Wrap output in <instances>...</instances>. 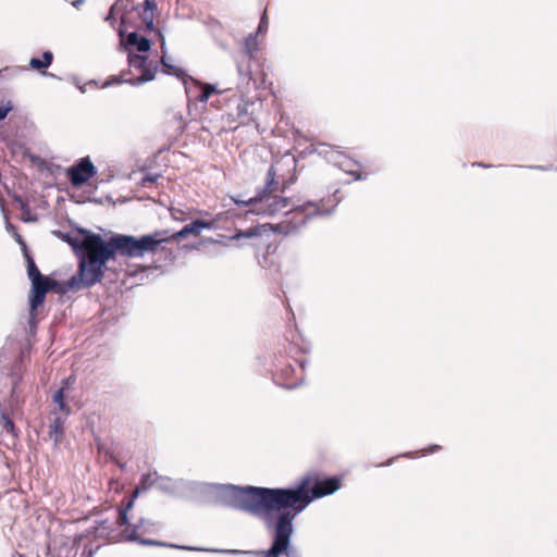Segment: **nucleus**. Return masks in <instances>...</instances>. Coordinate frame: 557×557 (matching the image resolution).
<instances>
[{"mask_svg":"<svg viewBox=\"0 0 557 557\" xmlns=\"http://www.w3.org/2000/svg\"><path fill=\"white\" fill-rule=\"evenodd\" d=\"M296 363H297V368L289 364L282 369V376L285 380H288L292 374H295V382H286L285 383V387L288 389L298 387L299 385H301V383L305 379L304 372H305L307 361L305 359H301V360L296 361Z\"/></svg>","mask_w":557,"mask_h":557,"instance_id":"obj_16","label":"nucleus"},{"mask_svg":"<svg viewBox=\"0 0 557 557\" xmlns=\"http://www.w3.org/2000/svg\"><path fill=\"white\" fill-rule=\"evenodd\" d=\"M139 495V487H135L134 492H133V497L136 498L137 496Z\"/></svg>","mask_w":557,"mask_h":557,"instance_id":"obj_45","label":"nucleus"},{"mask_svg":"<svg viewBox=\"0 0 557 557\" xmlns=\"http://www.w3.org/2000/svg\"><path fill=\"white\" fill-rule=\"evenodd\" d=\"M356 166H360V164L357 161L345 156L342 162L339 163L338 169L351 175L354 177V181H364L367 178V174H362L361 172L357 171L355 169Z\"/></svg>","mask_w":557,"mask_h":557,"instance_id":"obj_19","label":"nucleus"},{"mask_svg":"<svg viewBox=\"0 0 557 557\" xmlns=\"http://www.w3.org/2000/svg\"><path fill=\"white\" fill-rule=\"evenodd\" d=\"M253 197L247 199V200H243V199H239V198H235V197H232V200L236 203V205H240V206H246V207H251V209H256L258 207V202L259 201H252Z\"/></svg>","mask_w":557,"mask_h":557,"instance_id":"obj_34","label":"nucleus"},{"mask_svg":"<svg viewBox=\"0 0 557 557\" xmlns=\"http://www.w3.org/2000/svg\"><path fill=\"white\" fill-rule=\"evenodd\" d=\"M52 60H53V54L51 51H45L42 53V58L41 59H38V58H32L29 60V66L34 70H45V69H48L51 63H52Z\"/></svg>","mask_w":557,"mask_h":557,"instance_id":"obj_22","label":"nucleus"},{"mask_svg":"<svg viewBox=\"0 0 557 557\" xmlns=\"http://www.w3.org/2000/svg\"><path fill=\"white\" fill-rule=\"evenodd\" d=\"M151 49V39L141 36V53L148 52Z\"/></svg>","mask_w":557,"mask_h":557,"instance_id":"obj_38","label":"nucleus"},{"mask_svg":"<svg viewBox=\"0 0 557 557\" xmlns=\"http://www.w3.org/2000/svg\"><path fill=\"white\" fill-rule=\"evenodd\" d=\"M122 8V1H116L110 10L109 15L106 17V21H111L114 17L115 12L120 11Z\"/></svg>","mask_w":557,"mask_h":557,"instance_id":"obj_37","label":"nucleus"},{"mask_svg":"<svg viewBox=\"0 0 557 557\" xmlns=\"http://www.w3.org/2000/svg\"><path fill=\"white\" fill-rule=\"evenodd\" d=\"M75 383L74 376H69L61 382V386L54 392L52 396V401L54 404V409L58 413L63 416L71 414V407L69 405L67 399L70 398V394L73 389V385Z\"/></svg>","mask_w":557,"mask_h":557,"instance_id":"obj_12","label":"nucleus"},{"mask_svg":"<svg viewBox=\"0 0 557 557\" xmlns=\"http://www.w3.org/2000/svg\"><path fill=\"white\" fill-rule=\"evenodd\" d=\"M271 535V545L265 550L252 552V550H240V549H206L194 546H181L175 544H166L159 541L148 540L141 537V545H158V546H169L172 548H178L184 550H206V552H218L224 554L232 555H260L262 557H301L297 547L293 545L292 540L288 539L287 546L284 547V540L280 541L274 533H270Z\"/></svg>","mask_w":557,"mask_h":557,"instance_id":"obj_6","label":"nucleus"},{"mask_svg":"<svg viewBox=\"0 0 557 557\" xmlns=\"http://www.w3.org/2000/svg\"><path fill=\"white\" fill-rule=\"evenodd\" d=\"M83 245L84 255L79 257L78 272L65 283L70 290L88 288L100 282L106 263L112 259L111 250L103 247V239L98 234H86Z\"/></svg>","mask_w":557,"mask_h":557,"instance_id":"obj_5","label":"nucleus"},{"mask_svg":"<svg viewBox=\"0 0 557 557\" xmlns=\"http://www.w3.org/2000/svg\"><path fill=\"white\" fill-rule=\"evenodd\" d=\"M97 174V169L89 157L79 159L67 170V176L74 187H81Z\"/></svg>","mask_w":557,"mask_h":557,"instance_id":"obj_9","label":"nucleus"},{"mask_svg":"<svg viewBox=\"0 0 557 557\" xmlns=\"http://www.w3.org/2000/svg\"><path fill=\"white\" fill-rule=\"evenodd\" d=\"M268 26V21H267V16L265 14H263V16L261 17L260 20V23H259V30L261 32L263 27H267Z\"/></svg>","mask_w":557,"mask_h":557,"instance_id":"obj_40","label":"nucleus"},{"mask_svg":"<svg viewBox=\"0 0 557 557\" xmlns=\"http://www.w3.org/2000/svg\"><path fill=\"white\" fill-rule=\"evenodd\" d=\"M45 75H48V76H53L51 73H46L44 72Z\"/></svg>","mask_w":557,"mask_h":557,"instance_id":"obj_50","label":"nucleus"},{"mask_svg":"<svg viewBox=\"0 0 557 557\" xmlns=\"http://www.w3.org/2000/svg\"><path fill=\"white\" fill-rule=\"evenodd\" d=\"M334 150V147L326 143H319L314 148L313 152L318 153L320 157H323L327 161V156H330Z\"/></svg>","mask_w":557,"mask_h":557,"instance_id":"obj_30","label":"nucleus"},{"mask_svg":"<svg viewBox=\"0 0 557 557\" xmlns=\"http://www.w3.org/2000/svg\"><path fill=\"white\" fill-rule=\"evenodd\" d=\"M158 67L149 69L147 57L141 54V84L150 82L154 78Z\"/></svg>","mask_w":557,"mask_h":557,"instance_id":"obj_25","label":"nucleus"},{"mask_svg":"<svg viewBox=\"0 0 557 557\" xmlns=\"http://www.w3.org/2000/svg\"><path fill=\"white\" fill-rule=\"evenodd\" d=\"M144 169L141 168V189L151 187L153 184H158V181L162 178L160 174H150V173H143Z\"/></svg>","mask_w":557,"mask_h":557,"instance_id":"obj_27","label":"nucleus"},{"mask_svg":"<svg viewBox=\"0 0 557 557\" xmlns=\"http://www.w3.org/2000/svg\"><path fill=\"white\" fill-rule=\"evenodd\" d=\"M133 12H126L121 16V27L119 28L121 47L128 53V64L135 70H139V54L134 51V48L139 51V36L136 29L128 32V24L131 22Z\"/></svg>","mask_w":557,"mask_h":557,"instance_id":"obj_8","label":"nucleus"},{"mask_svg":"<svg viewBox=\"0 0 557 557\" xmlns=\"http://www.w3.org/2000/svg\"><path fill=\"white\" fill-rule=\"evenodd\" d=\"M220 483L188 480H173L161 476L156 471L141 474V493L156 488L171 496L215 505Z\"/></svg>","mask_w":557,"mask_h":557,"instance_id":"obj_4","label":"nucleus"},{"mask_svg":"<svg viewBox=\"0 0 557 557\" xmlns=\"http://www.w3.org/2000/svg\"><path fill=\"white\" fill-rule=\"evenodd\" d=\"M13 109L10 100H3L0 102V121L4 120L8 113Z\"/></svg>","mask_w":557,"mask_h":557,"instance_id":"obj_33","label":"nucleus"},{"mask_svg":"<svg viewBox=\"0 0 557 557\" xmlns=\"http://www.w3.org/2000/svg\"><path fill=\"white\" fill-rule=\"evenodd\" d=\"M258 234L257 230L256 228H249V230H246V231H237L232 237L231 239H236V240H239V239H243V238H250V237H253Z\"/></svg>","mask_w":557,"mask_h":557,"instance_id":"obj_31","label":"nucleus"},{"mask_svg":"<svg viewBox=\"0 0 557 557\" xmlns=\"http://www.w3.org/2000/svg\"><path fill=\"white\" fill-rule=\"evenodd\" d=\"M276 171L274 166H270L267 172L264 187L253 196L252 201H259L256 209L251 212L258 215L275 216L284 214L285 220L275 224L273 231L285 235H292L299 230L312 218L330 216L333 214L339 200L334 201L330 208H325V203L331 201L322 198L319 201H307L304 205H294L290 198L283 196L285 188L289 185L285 182L283 186L275 180Z\"/></svg>","mask_w":557,"mask_h":557,"instance_id":"obj_2","label":"nucleus"},{"mask_svg":"<svg viewBox=\"0 0 557 557\" xmlns=\"http://www.w3.org/2000/svg\"><path fill=\"white\" fill-rule=\"evenodd\" d=\"M129 72L123 71L120 75H113L109 77L103 84L102 88H108L115 84L129 83L132 85H136L139 82V78L129 77Z\"/></svg>","mask_w":557,"mask_h":557,"instance_id":"obj_20","label":"nucleus"},{"mask_svg":"<svg viewBox=\"0 0 557 557\" xmlns=\"http://www.w3.org/2000/svg\"><path fill=\"white\" fill-rule=\"evenodd\" d=\"M518 168L543 171V172H548V171L554 170L553 165H518Z\"/></svg>","mask_w":557,"mask_h":557,"instance_id":"obj_35","label":"nucleus"},{"mask_svg":"<svg viewBox=\"0 0 557 557\" xmlns=\"http://www.w3.org/2000/svg\"><path fill=\"white\" fill-rule=\"evenodd\" d=\"M51 422L49 424V438L57 445L61 442L63 436V425L69 416L58 413L57 410L51 412Z\"/></svg>","mask_w":557,"mask_h":557,"instance_id":"obj_17","label":"nucleus"},{"mask_svg":"<svg viewBox=\"0 0 557 557\" xmlns=\"http://www.w3.org/2000/svg\"><path fill=\"white\" fill-rule=\"evenodd\" d=\"M49 281L46 276L32 282V297H30V314L34 317L38 306L45 301L46 294L49 292Z\"/></svg>","mask_w":557,"mask_h":557,"instance_id":"obj_14","label":"nucleus"},{"mask_svg":"<svg viewBox=\"0 0 557 557\" xmlns=\"http://www.w3.org/2000/svg\"><path fill=\"white\" fill-rule=\"evenodd\" d=\"M212 223L205 220H195L184 225L180 231L170 233L171 242H181L189 235L197 236L202 230L211 228Z\"/></svg>","mask_w":557,"mask_h":557,"instance_id":"obj_15","label":"nucleus"},{"mask_svg":"<svg viewBox=\"0 0 557 557\" xmlns=\"http://www.w3.org/2000/svg\"><path fill=\"white\" fill-rule=\"evenodd\" d=\"M157 11V4L153 0H145L141 3V22L145 23L146 29L149 33H153L154 37L160 41V46L165 58V37L164 35L154 27V13Z\"/></svg>","mask_w":557,"mask_h":557,"instance_id":"obj_13","label":"nucleus"},{"mask_svg":"<svg viewBox=\"0 0 557 557\" xmlns=\"http://www.w3.org/2000/svg\"><path fill=\"white\" fill-rule=\"evenodd\" d=\"M161 63L165 74L174 75L182 81L189 101L207 102L209 97L215 91V88L210 84L199 86L195 78L189 76L183 69L168 63L164 57H161Z\"/></svg>","mask_w":557,"mask_h":557,"instance_id":"obj_7","label":"nucleus"},{"mask_svg":"<svg viewBox=\"0 0 557 557\" xmlns=\"http://www.w3.org/2000/svg\"><path fill=\"white\" fill-rule=\"evenodd\" d=\"M441 446L437 445V444H432L430 445L429 447L422 449V450H417V451H408V453H404V454H400L398 457H401V458H418V457H421V456H425V455H431V454H435L437 451L441 450Z\"/></svg>","mask_w":557,"mask_h":557,"instance_id":"obj_24","label":"nucleus"},{"mask_svg":"<svg viewBox=\"0 0 557 557\" xmlns=\"http://www.w3.org/2000/svg\"><path fill=\"white\" fill-rule=\"evenodd\" d=\"M175 119H177L181 122L183 119V115H175Z\"/></svg>","mask_w":557,"mask_h":557,"instance_id":"obj_49","label":"nucleus"},{"mask_svg":"<svg viewBox=\"0 0 557 557\" xmlns=\"http://www.w3.org/2000/svg\"><path fill=\"white\" fill-rule=\"evenodd\" d=\"M255 101L242 100L237 106V116L240 120V124H249L255 122Z\"/></svg>","mask_w":557,"mask_h":557,"instance_id":"obj_18","label":"nucleus"},{"mask_svg":"<svg viewBox=\"0 0 557 557\" xmlns=\"http://www.w3.org/2000/svg\"><path fill=\"white\" fill-rule=\"evenodd\" d=\"M92 552L88 550V553H84V557H92Z\"/></svg>","mask_w":557,"mask_h":557,"instance_id":"obj_46","label":"nucleus"},{"mask_svg":"<svg viewBox=\"0 0 557 557\" xmlns=\"http://www.w3.org/2000/svg\"><path fill=\"white\" fill-rule=\"evenodd\" d=\"M81 92L85 94L86 92V89H85V86H78Z\"/></svg>","mask_w":557,"mask_h":557,"instance_id":"obj_47","label":"nucleus"},{"mask_svg":"<svg viewBox=\"0 0 557 557\" xmlns=\"http://www.w3.org/2000/svg\"><path fill=\"white\" fill-rule=\"evenodd\" d=\"M394 460H395V458H389V459H387L385 462L380 463V465H379V467H384V466L388 467V466H392V465H393V462H394Z\"/></svg>","mask_w":557,"mask_h":557,"instance_id":"obj_43","label":"nucleus"},{"mask_svg":"<svg viewBox=\"0 0 557 557\" xmlns=\"http://www.w3.org/2000/svg\"><path fill=\"white\" fill-rule=\"evenodd\" d=\"M344 157L345 154L342 151L334 149L333 152L330 156H327V162L339 168V163L342 162Z\"/></svg>","mask_w":557,"mask_h":557,"instance_id":"obj_32","label":"nucleus"},{"mask_svg":"<svg viewBox=\"0 0 557 557\" xmlns=\"http://www.w3.org/2000/svg\"><path fill=\"white\" fill-rule=\"evenodd\" d=\"M60 238L67 243L74 250L83 249L84 250V238H81L78 236H72L70 234L65 233H59Z\"/></svg>","mask_w":557,"mask_h":557,"instance_id":"obj_26","label":"nucleus"},{"mask_svg":"<svg viewBox=\"0 0 557 557\" xmlns=\"http://www.w3.org/2000/svg\"><path fill=\"white\" fill-rule=\"evenodd\" d=\"M27 274L30 280V282L39 280L41 276H44L38 268L36 267L34 260L27 256Z\"/></svg>","mask_w":557,"mask_h":557,"instance_id":"obj_29","label":"nucleus"},{"mask_svg":"<svg viewBox=\"0 0 557 557\" xmlns=\"http://www.w3.org/2000/svg\"><path fill=\"white\" fill-rule=\"evenodd\" d=\"M140 271H141V274H143L144 272H146V267H145L144 264H141Z\"/></svg>","mask_w":557,"mask_h":557,"instance_id":"obj_48","label":"nucleus"},{"mask_svg":"<svg viewBox=\"0 0 557 557\" xmlns=\"http://www.w3.org/2000/svg\"><path fill=\"white\" fill-rule=\"evenodd\" d=\"M84 3H85V0H74V1L72 2V5H73L74 8H76V9H78V8H79L82 4H84Z\"/></svg>","mask_w":557,"mask_h":557,"instance_id":"obj_42","label":"nucleus"},{"mask_svg":"<svg viewBox=\"0 0 557 557\" xmlns=\"http://www.w3.org/2000/svg\"><path fill=\"white\" fill-rule=\"evenodd\" d=\"M140 199H141V201H143L144 199H149V200L156 201L154 196H152V195H146V194H144L143 191H141Z\"/></svg>","mask_w":557,"mask_h":557,"instance_id":"obj_41","label":"nucleus"},{"mask_svg":"<svg viewBox=\"0 0 557 557\" xmlns=\"http://www.w3.org/2000/svg\"><path fill=\"white\" fill-rule=\"evenodd\" d=\"M120 537H121V541L136 542L139 539L138 532H137V525H134L132 529L126 527L124 530L121 531Z\"/></svg>","mask_w":557,"mask_h":557,"instance_id":"obj_28","label":"nucleus"},{"mask_svg":"<svg viewBox=\"0 0 557 557\" xmlns=\"http://www.w3.org/2000/svg\"><path fill=\"white\" fill-rule=\"evenodd\" d=\"M342 486L338 476H322L310 472L287 487H276L278 512L265 519L269 533H274L280 541L284 540V547L294 534V520L315 499L337 492Z\"/></svg>","mask_w":557,"mask_h":557,"instance_id":"obj_1","label":"nucleus"},{"mask_svg":"<svg viewBox=\"0 0 557 557\" xmlns=\"http://www.w3.org/2000/svg\"><path fill=\"white\" fill-rule=\"evenodd\" d=\"M103 247L111 250L112 259L119 252L126 257L139 255V239L127 235H116L110 238L108 243L103 240Z\"/></svg>","mask_w":557,"mask_h":557,"instance_id":"obj_10","label":"nucleus"},{"mask_svg":"<svg viewBox=\"0 0 557 557\" xmlns=\"http://www.w3.org/2000/svg\"><path fill=\"white\" fill-rule=\"evenodd\" d=\"M117 522L120 525L128 524L126 510L120 511Z\"/></svg>","mask_w":557,"mask_h":557,"instance_id":"obj_39","label":"nucleus"},{"mask_svg":"<svg viewBox=\"0 0 557 557\" xmlns=\"http://www.w3.org/2000/svg\"><path fill=\"white\" fill-rule=\"evenodd\" d=\"M172 243L169 231H160L149 235H141L140 251L141 259L149 252H163L165 245Z\"/></svg>","mask_w":557,"mask_h":557,"instance_id":"obj_11","label":"nucleus"},{"mask_svg":"<svg viewBox=\"0 0 557 557\" xmlns=\"http://www.w3.org/2000/svg\"><path fill=\"white\" fill-rule=\"evenodd\" d=\"M250 60L251 59L242 58L236 61L238 76L243 83L247 84L252 77Z\"/></svg>","mask_w":557,"mask_h":557,"instance_id":"obj_21","label":"nucleus"},{"mask_svg":"<svg viewBox=\"0 0 557 557\" xmlns=\"http://www.w3.org/2000/svg\"><path fill=\"white\" fill-rule=\"evenodd\" d=\"M1 419H2L3 429L9 433H13L14 432L13 422L5 414H2Z\"/></svg>","mask_w":557,"mask_h":557,"instance_id":"obj_36","label":"nucleus"},{"mask_svg":"<svg viewBox=\"0 0 557 557\" xmlns=\"http://www.w3.org/2000/svg\"><path fill=\"white\" fill-rule=\"evenodd\" d=\"M257 49H258L257 37H256V35L250 34L245 39V42H244V47H243L244 57L243 58L252 59Z\"/></svg>","mask_w":557,"mask_h":557,"instance_id":"obj_23","label":"nucleus"},{"mask_svg":"<svg viewBox=\"0 0 557 557\" xmlns=\"http://www.w3.org/2000/svg\"><path fill=\"white\" fill-rule=\"evenodd\" d=\"M215 505L262 517L278 512L276 487L220 483Z\"/></svg>","mask_w":557,"mask_h":557,"instance_id":"obj_3","label":"nucleus"},{"mask_svg":"<svg viewBox=\"0 0 557 557\" xmlns=\"http://www.w3.org/2000/svg\"><path fill=\"white\" fill-rule=\"evenodd\" d=\"M473 166H481V168H491V164H485L483 162H474Z\"/></svg>","mask_w":557,"mask_h":557,"instance_id":"obj_44","label":"nucleus"}]
</instances>
